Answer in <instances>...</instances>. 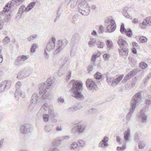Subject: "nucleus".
Segmentation results:
<instances>
[{
	"label": "nucleus",
	"instance_id": "nucleus-1",
	"mask_svg": "<svg viewBox=\"0 0 151 151\" xmlns=\"http://www.w3.org/2000/svg\"><path fill=\"white\" fill-rule=\"evenodd\" d=\"M117 42L118 45L120 47V49H119V54L123 55L124 53H125L127 55L129 50L127 47L128 44L127 42L121 37H119Z\"/></svg>",
	"mask_w": 151,
	"mask_h": 151
},
{
	"label": "nucleus",
	"instance_id": "nucleus-2",
	"mask_svg": "<svg viewBox=\"0 0 151 151\" xmlns=\"http://www.w3.org/2000/svg\"><path fill=\"white\" fill-rule=\"evenodd\" d=\"M15 12L14 11H13L12 10H10L9 8L8 9H6V8H4L3 11L1 12V14L3 15L4 14L6 15V16L4 17V19L6 21L8 22L11 19V16L14 14Z\"/></svg>",
	"mask_w": 151,
	"mask_h": 151
},
{
	"label": "nucleus",
	"instance_id": "nucleus-3",
	"mask_svg": "<svg viewBox=\"0 0 151 151\" xmlns=\"http://www.w3.org/2000/svg\"><path fill=\"white\" fill-rule=\"evenodd\" d=\"M105 22L109 23L107 27V30L108 32H112L115 30L116 27V24L114 21L110 18L106 20Z\"/></svg>",
	"mask_w": 151,
	"mask_h": 151
},
{
	"label": "nucleus",
	"instance_id": "nucleus-4",
	"mask_svg": "<svg viewBox=\"0 0 151 151\" xmlns=\"http://www.w3.org/2000/svg\"><path fill=\"white\" fill-rule=\"evenodd\" d=\"M25 0H12L11 3L9 5V4H6L4 8H6V9H10V10L11 8H16L17 6L19 5L22 3Z\"/></svg>",
	"mask_w": 151,
	"mask_h": 151
},
{
	"label": "nucleus",
	"instance_id": "nucleus-5",
	"mask_svg": "<svg viewBox=\"0 0 151 151\" xmlns=\"http://www.w3.org/2000/svg\"><path fill=\"white\" fill-rule=\"evenodd\" d=\"M28 58V55H22L19 56L17 58L14 62L15 65L20 66L24 64V61Z\"/></svg>",
	"mask_w": 151,
	"mask_h": 151
},
{
	"label": "nucleus",
	"instance_id": "nucleus-6",
	"mask_svg": "<svg viewBox=\"0 0 151 151\" xmlns=\"http://www.w3.org/2000/svg\"><path fill=\"white\" fill-rule=\"evenodd\" d=\"M87 126L84 124H78L73 127L72 130L80 133L84 132Z\"/></svg>",
	"mask_w": 151,
	"mask_h": 151
},
{
	"label": "nucleus",
	"instance_id": "nucleus-7",
	"mask_svg": "<svg viewBox=\"0 0 151 151\" xmlns=\"http://www.w3.org/2000/svg\"><path fill=\"white\" fill-rule=\"evenodd\" d=\"M55 41V39L53 37H52V40L49 41L47 45L46 48L48 50H51L54 47Z\"/></svg>",
	"mask_w": 151,
	"mask_h": 151
},
{
	"label": "nucleus",
	"instance_id": "nucleus-8",
	"mask_svg": "<svg viewBox=\"0 0 151 151\" xmlns=\"http://www.w3.org/2000/svg\"><path fill=\"white\" fill-rule=\"evenodd\" d=\"M28 76L27 71L24 70L20 71L17 74V78L19 79H22L27 77Z\"/></svg>",
	"mask_w": 151,
	"mask_h": 151
},
{
	"label": "nucleus",
	"instance_id": "nucleus-9",
	"mask_svg": "<svg viewBox=\"0 0 151 151\" xmlns=\"http://www.w3.org/2000/svg\"><path fill=\"white\" fill-rule=\"evenodd\" d=\"M28 12V5L26 7H25L24 5H22L21 6L19 10L18 14H20L21 16L24 14V13Z\"/></svg>",
	"mask_w": 151,
	"mask_h": 151
},
{
	"label": "nucleus",
	"instance_id": "nucleus-10",
	"mask_svg": "<svg viewBox=\"0 0 151 151\" xmlns=\"http://www.w3.org/2000/svg\"><path fill=\"white\" fill-rule=\"evenodd\" d=\"M108 140V138L106 137H105L103 139L99 144V147L104 148L107 146L108 145L107 142Z\"/></svg>",
	"mask_w": 151,
	"mask_h": 151
},
{
	"label": "nucleus",
	"instance_id": "nucleus-11",
	"mask_svg": "<svg viewBox=\"0 0 151 151\" xmlns=\"http://www.w3.org/2000/svg\"><path fill=\"white\" fill-rule=\"evenodd\" d=\"M27 124H26L21 126L20 131L22 134H26L27 133L28 129L27 126Z\"/></svg>",
	"mask_w": 151,
	"mask_h": 151
},
{
	"label": "nucleus",
	"instance_id": "nucleus-12",
	"mask_svg": "<svg viewBox=\"0 0 151 151\" xmlns=\"http://www.w3.org/2000/svg\"><path fill=\"white\" fill-rule=\"evenodd\" d=\"M86 83L87 86L90 89H92L93 88L96 86L94 82L91 79H88L86 81Z\"/></svg>",
	"mask_w": 151,
	"mask_h": 151
},
{
	"label": "nucleus",
	"instance_id": "nucleus-13",
	"mask_svg": "<svg viewBox=\"0 0 151 151\" xmlns=\"http://www.w3.org/2000/svg\"><path fill=\"white\" fill-rule=\"evenodd\" d=\"M73 87L74 91L79 90L82 87V84L76 81L73 83Z\"/></svg>",
	"mask_w": 151,
	"mask_h": 151
},
{
	"label": "nucleus",
	"instance_id": "nucleus-14",
	"mask_svg": "<svg viewBox=\"0 0 151 151\" xmlns=\"http://www.w3.org/2000/svg\"><path fill=\"white\" fill-rule=\"evenodd\" d=\"M19 95H20L22 98H24L25 96V93L24 92L21 91L18 89H17L15 91V96L16 97L17 96Z\"/></svg>",
	"mask_w": 151,
	"mask_h": 151
},
{
	"label": "nucleus",
	"instance_id": "nucleus-15",
	"mask_svg": "<svg viewBox=\"0 0 151 151\" xmlns=\"http://www.w3.org/2000/svg\"><path fill=\"white\" fill-rule=\"evenodd\" d=\"M3 85L5 89H8L10 87L11 85V82L10 80H6L4 82H3Z\"/></svg>",
	"mask_w": 151,
	"mask_h": 151
},
{
	"label": "nucleus",
	"instance_id": "nucleus-16",
	"mask_svg": "<svg viewBox=\"0 0 151 151\" xmlns=\"http://www.w3.org/2000/svg\"><path fill=\"white\" fill-rule=\"evenodd\" d=\"M73 93L74 95V97L76 98H81L83 97V95L79 90L74 91Z\"/></svg>",
	"mask_w": 151,
	"mask_h": 151
},
{
	"label": "nucleus",
	"instance_id": "nucleus-17",
	"mask_svg": "<svg viewBox=\"0 0 151 151\" xmlns=\"http://www.w3.org/2000/svg\"><path fill=\"white\" fill-rule=\"evenodd\" d=\"M150 23H151V20L150 18L147 17L143 20L142 24L144 26H146L149 24Z\"/></svg>",
	"mask_w": 151,
	"mask_h": 151
},
{
	"label": "nucleus",
	"instance_id": "nucleus-18",
	"mask_svg": "<svg viewBox=\"0 0 151 151\" xmlns=\"http://www.w3.org/2000/svg\"><path fill=\"white\" fill-rule=\"evenodd\" d=\"M59 45L62 46V45H66L67 44V41L66 40H59L58 41Z\"/></svg>",
	"mask_w": 151,
	"mask_h": 151
},
{
	"label": "nucleus",
	"instance_id": "nucleus-19",
	"mask_svg": "<svg viewBox=\"0 0 151 151\" xmlns=\"http://www.w3.org/2000/svg\"><path fill=\"white\" fill-rule=\"evenodd\" d=\"M96 43V45L99 48H102L104 45V43L101 41H97Z\"/></svg>",
	"mask_w": 151,
	"mask_h": 151
},
{
	"label": "nucleus",
	"instance_id": "nucleus-20",
	"mask_svg": "<svg viewBox=\"0 0 151 151\" xmlns=\"http://www.w3.org/2000/svg\"><path fill=\"white\" fill-rule=\"evenodd\" d=\"M130 130L128 129L127 131L125 132L124 135V139L126 141L128 140L129 136Z\"/></svg>",
	"mask_w": 151,
	"mask_h": 151
},
{
	"label": "nucleus",
	"instance_id": "nucleus-21",
	"mask_svg": "<svg viewBox=\"0 0 151 151\" xmlns=\"http://www.w3.org/2000/svg\"><path fill=\"white\" fill-rule=\"evenodd\" d=\"M106 44L108 48H111L113 47V43L111 40H107L106 42Z\"/></svg>",
	"mask_w": 151,
	"mask_h": 151
},
{
	"label": "nucleus",
	"instance_id": "nucleus-22",
	"mask_svg": "<svg viewBox=\"0 0 151 151\" xmlns=\"http://www.w3.org/2000/svg\"><path fill=\"white\" fill-rule=\"evenodd\" d=\"M147 66V65L146 63L142 62L140 63L139 67L142 69H144L146 68Z\"/></svg>",
	"mask_w": 151,
	"mask_h": 151
},
{
	"label": "nucleus",
	"instance_id": "nucleus-23",
	"mask_svg": "<svg viewBox=\"0 0 151 151\" xmlns=\"http://www.w3.org/2000/svg\"><path fill=\"white\" fill-rule=\"evenodd\" d=\"M125 33L127 36L128 37H131L132 35L131 30L129 29H127L125 30Z\"/></svg>",
	"mask_w": 151,
	"mask_h": 151
},
{
	"label": "nucleus",
	"instance_id": "nucleus-24",
	"mask_svg": "<svg viewBox=\"0 0 151 151\" xmlns=\"http://www.w3.org/2000/svg\"><path fill=\"white\" fill-rule=\"evenodd\" d=\"M94 77L96 79H99L102 78V76L100 73L97 72L94 75Z\"/></svg>",
	"mask_w": 151,
	"mask_h": 151
},
{
	"label": "nucleus",
	"instance_id": "nucleus-25",
	"mask_svg": "<svg viewBox=\"0 0 151 151\" xmlns=\"http://www.w3.org/2000/svg\"><path fill=\"white\" fill-rule=\"evenodd\" d=\"M139 41L141 43H145L147 41V38L145 37L141 36L139 38Z\"/></svg>",
	"mask_w": 151,
	"mask_h": 151
},
{
	"label": "nucleus",
	"instance_id": "nucleus-26",
	"mask_svg": "<svg viewBox=\"0 0 151 151\" xmlns=\"http://www.w3.org/2000/svg\"><path fill=\"white\" fill-rule=\"evenodd\" d=\"M37 48V45L36 44H33L31 48V51L32 52H34L35 51L36 49Z\"/></svg>",
	"mask_w": 151,
	"mask_h": 151
},
{
	"label": "nucleus",
	"instance_id": "nucleus-27",
	"mask_svg": "<svg viewBox=\"0 0 151 151\" xmlns=\"http://www.w3.org/2000/svg\"><path fill=\"white\" fill-rule=\"evenodd\" d=\"M99 56V54L98 53H95L92 56V60L93 61H95L96 58L98 57Z\"/></svg>",
	"mask_w": 151,
	"mask_h": 151
},
{
	"label": "nucleus",
	"instance_id": "nucleus-28",
	"mask_svg": "<svg viewBox=\"0 0 151 151\" xmlns=\"http://www.w3.org/2000/svg\"><path fill=\"white\" fill-rule=\"evenodd\" d=\"M10 41V38L8 36L6 37L3 40L4 43H5V44L9 43Z\"/></svg>",
	"mask_w": 151,
	"mask_h": 151
},
{
	"label": "nucleus",
	"instance_id": "nucleus-29",
	"mask_svg": "<svg viewBox=\"0 0 151 151\" xmlns=\"http://www.w3.org/2000/svg\"><path fill=\"white\" fill-rule=\"evenodd\" d=\"M3 83H4L2 82L0 84V93L4 91L5 89L4 87V85H3Z\"/></svg>",
	"mask_w": 151,
	"mask_h": 151
},
{
	"label": "nucleus",
	"instance_id": "nucleus-30",
	"mask_svg": "<svg viewBox=\"0 0 151 151\" xmlns=\"http://www.w3.org/2000/svg\"><path fill=\"white\" fill-rule=\"evenodd\" d=\"M78 147V144L76 142H74L71 145V149H75Z\"/></svg>",
	"mask_w": 151,
	"mask_h": 151
},
{
	"label": "nucleus",
	"instance_id": "nucleus-31",
	"mask_svg": "<svg viewBox=\"0 0 151 151\" xmlns=\"http://www.w3.org/2000/svg\"><path fill=\"white\" fill-rule=\"evenodd\" d=\"M49 115L47 114H44L43 116V119L45 122H47L48 120Z\"/></svg>",
	"mask_w": 151,
	"mask_h": 151
},
{
	"label": "nucleus",
	"instance_id": "nucleus-32",
	"mask_svg": "<svg viewBox=\"0 0 151 151\" xmlns=\"http://www.w3.org/2000/svg\"><path fill=\"white\" fill-rule=\"evenodd\" d=\"M125 30H126L125 28L124 24H122L121 25V28H120V31L122 33H123L125 32Z\"/></svg>",
	"mask_w": 151,
	"mask_h": 151
},
{
	"label": "nucleus",
	"instance_id": "nucleus-33",
	"mask_svg": "<svg viewBox=\"0 0 151 151\" xmlns=\"http://www.w3.org/2000/svg\"><path fill=\"white\" fill-rule=\"evenodd\" d=\"M79 143L80 146L81 147H83L85 145V142L82 140H79Z\"/></svg>",
	"mask_w": 151,
	"mask_h": 151
},
{
	"label": "nucleus",
	"instance_id": "nucleus-34",
	"mask_svg": "<svg viewBox=\"0 0 151 151\" xmlns=\"http://www.w3.org/2000/svg\"><path fill=\"white\" fill-rule=\"evenodd\" d=\"M35 2H33L30 3L29 4V10L31 9L35 4Z\"/></svg>",
	"mask_w": 151,
	"mask_h": 151
},
{
	"label": "nucleus",
	"instance_id": "nucleus-35",
	"mask_svg": "<svg viewBox=\"0 0 151 151\" xmlns=\"http://www.w3.org/2000/svg\"><path fill=\"white\" fill-rule=\"evenodd\" d=\"M125 146H123L121 147H117L116 149L117 150L119 151H121L124 150L125 149Z\"/></svg>",
	"mask_w": 151,
	"mask_h": 151
},
{
	"label": "nucleus",
	"instance_id": "nucleus-36",
	"mask_svg": "<svg viewBox=\"0 0 151 151\" xmlns=\"http://www.w3.org/2000/svg\"><path fill=\"white\" fill-rule=\"evenodd\" d=\"M103 57L105 60H107L109 58V55L107 54H105L103 55Z\"/></svg>",
	"mask_w": 151,
	"mask_h": 151
},
{
	"label": "nucleus",
	"instance_id": "nucleus-37",
	"mask_svg": "<svg viewBox=\"0 0 151 151\" xmlns=\"http://www.w3.org/2000/svg\"><path fill=\"white\" fill-rule=\"evenodd\" d=\"M123 77V76L122 75L120 76L115 80V82H116L122 80Z\"/></svg>",
	"mask_w": 151,
	"mask_h": 151
},
{
	"label": "nucleus",
	"instance_id": "nucleus-38",
	"mask_svg": "<svg viewBox=\"0 0 151 151\" xmlns=\"http://www.w3.org/2000/svg\"><path fill=\"white\" fill-rule=\"evenodd\" d=\"M21 83L19 81L16 84L15 86L17 88H19L21 86Z\"/></svg>",
	"mask_w": 151,
	"mask_h": 151
},
{
	"label": "nucleus",
	"instance_id": "nucleus-39",
	"mask_svg": "<svg viewBox=\"0 0 151 151\" xmlns=\"http://www.w3.org/2000/svg\"><path fill=\"white\" fill-rule=\"evenodd\" d=\"M131 51L134 54L137 53V51L136 49L134 47H132L131 49Z\"/></svg>",
	"mask_w": 151,
	"mask_h": 151
},
{
	"label": "nucleus",
	"instance_id": "nucleus-40",
	"mask_svg": "<svg viewBox=\"0 0 151 151\" xmlns=\"http://www.w3.org/2000/svg\"><path fill=\"white\" fill-rule=\"evenodd\" d=\"M4 25V22L1 21H0V30L3 28Z\"/></svg>",
	"mask_w": 151,
	"mask_h": 151
},
{
	"label": "nucleus",
	"instance_id": "nucleus-41",
	"mask_svg": "<svg viewBox=\"0 0 151 151\" xmlns=\"http://www.w3.org/2000/svg\"><path fill=\"white\" fill-rule=\"evenodd\" d=\"M144 146L145 145L144 144L142 143H139V148L140 149H142L144 147Z\"/></svg>",
	"mask_w": 151,
	"mask_h": 151
},
{
	"label": "nucleus",
	"instance_id": "nucleus-42",
	"mask_svg": "<svg viewBox=\"0 0 151 151\" xmlns=\"http://www.w3.org/2000/svg\"><path fill=\"white\" fill-rule=\"evenodd\" d=\"M132 46L134 47H137V43L135 42H132Z\"/></svg>",
	"mask_w": 151,
	"mask_h": 151
},
{
	"label": "nucleus",
	"instance_id": "nucleus-43",
	"mask_svg": "<svg viewBox=\"0 0 151 151\" xmlns=\"http://www.w3.org/2000/svg\"><path fill=\"white\" fill-rule=\"evenodd\" d=\"M141 93L140 92H138L135 95V97L136 98H138L140 95Z\"/></svg>",
	"mask_w": 151,
	"mask_h": 151
},
{
	"label": "nucleus",
	"instance_id": "nucleus-44",
	"mask_svg": "<svg viewBox=\"0 0 151 151\" xmlns=\"http://www.w3.org/2000/svg\"><path fill=\"white\" fill-rule=\"evenodd\" d=\"M3 142L4 139H2L0 141V148L2 147Z\"/></svg>",
	"mask_w": 151,
	"mask_h": 151
},
{
	"label": "nucleus",
	"instance_id": "nucleus-45",
	"mask_svg": "<svg viewBox=\"0 0 151 151\" xmlns=\"http://www.w3.org/2000/svg\"><path fill=\"white\" fill-rule=\"evenodd\" d=\"M133 72H131V73L129 74H128V76L129 77L130 76V77H132V76H134V74H132V73H133Z\"/></svg>",
	"mask_w": 151,
	"mask_h": 151
},
{
	"label": "nucleus",
	"instance_id": "nucleus-46",
	"mask_svg": "<svg viewBox=\"0 0 151 151\" xmlns=\"http://www.w3.org/2000/svg\"><path fill=\"white\" fill-rule=\"evenodd\" d=\"M3 56L2 54H0V63H1L3 61Z\"/></svg>",
	"mask_w": 151,
	"mask_h": 151
},
{
	"label": "nucleus",
	"instance_id": "nucleus-47",
	"mask_svg": "<svg viewBox=\"0 0 151 151\" xmlns=\"http://www.w3.org/2000/svg\"><path fill=\"white\" fill-rule=\"evenodd\" d=\"M95 42H94L93 41H91L89 42L88 44L90 45H93Z\"/></svg>",
	"mask_w": 151,
	"mask_h": 151
},
{
	"label": "nucleus",
	"instance_id": "nucleus-48",
	"mask_svg": "<svg viewBox=\"0 0 151 151\" xmlns=\"http://www.w3.org/2000/svg\"><path fill=\"white\" fill-rule=\"evenodd\" d=\"M104 27L102 26H100L99 27V29L101 32L103 29Z\"/></svg>",
	"mask_w": 151,
	"mask_h": 151
},
{
	"label": "nucleus",
	"instance_id": "nucleus-49",
	"mask_svg": "<svg viewBox=\"0 0 151 151\" xmlns=\"http://www.w3.org/2000/svg\"><path fill=\"white\" fill-rule=\"evenodd\" d=\"M36 37V36H31L30 37V38L31 40H33L35 39Z\"/></svg>",
	"mask_w": 151,
	"mask_h": 151
},
{
	"label": "nucleus",
	"instance_id": "nucleus-50",
	"mask_svg": "<svg viewBox=\"0 0 151 151\" xmlns=\"http://www.w3.org/2000/svg\"><path fill=\"white\" fill-rule=\"evenodd\" d=\"M116 139L117 141L119 142H120V137L119 136H117L116 137Z\"/></svg>",
	"mask_w": 151,
	"mask_h": 151
},
{
	"label": "nucleus",
	"instance_id": "nucleus-51",
	"mask_svg": "<svg viewBox=\"0 0 151 151\" xmlns=\"http://www.w3.org/2000/svg\"><path fill=\"white\" fill-rule=\"evenodd\" d=\"M145 103L146 104H149L150 103V100L147 99L146 100Z\"/></svg>",
	"mask_w": 151,
	"mask_h": 151
},
{
	"label": "nucleus",
	"instance_id": "nucleus-52",
	"mask_svg": "<svg viewBox=\"0 0 151 151\" xmlns=\"http://www.w3.org/2000/svg\"><path fill=\"white\" fill-rule=\"evenodd\" d=\"M93 69L92 67L91 66H90L88 67V70L89 71H91Z\"/></svg>",
	"mask_w": 151,
	"mask_h": 151
},
{
	"label": "nucleus",
	"instance_id": "nucleus-53",
	"mask_svg": "<svg viewBox=\"0 0 151 151\" xmlns=\"http://www.w3.org/2000/svg\"><path fill=\"white\" fill-rule=\"evenodd\" d=\"M133 22L134 23H137L138 22V19H134L133 20Z\"/></svg>",
	"mask_w": 151,
	"mask_h": 151
},
{
	"label": "nucleus",
	"instance_id": "nucleus-54",
	"mask_svg": "<svg viewBox=\"0 0 151 151\" xmlns=\"http://www.w3.org/2000/svg\"><path fill=\"white\" fill-rule=\"evenodd\" d=\"M144 117H142V116H143L141 115V117H142V119H143V120H146V116H145V115H144Z\"/></svg>",
	"mask_w": 151,
	"mask_h": 151
},
{
	"label": "nucleus",
	"instance_id": "nucleus-55",
	"mask_svg": "<svg viewBox=\"0 0 151 151\" xmlns=\"http://www.w3.org/2000/svg\"><path fill=\"white\" fill-rule=\"evenodd\" d=\"M20 15V14H18V13H17V14L16 18H17L18 19L19 18H20V16H19Z\"/></svg>",
	"mask_w": 151,
	"mask_h": 151
},
{
	"label": "nucleus",
	"instance_id": "nucleus-56",
	"mask_svg": "<svg viewBox=\"0 0 151 151\" xmlns=\"http://www.w3.org/2000/svg\"><path fill=\"white\" fill-rule=\"evenodd\" d=\"M58 99L61 102H63L64 101V100L63 99H61V98H59Z\"/></svg>",
	"mask_w": 151,
	"mask_h": 151
},
{
	"label": "nucleus",
	"instance_id": "nucleus-57",
	"mask_svg": "<svg viewBox=\"0 0 151 151\" xmlns=\"http://www.w3.org/2000/svg\"><path fill=\"white\" fill-rule=\"evenodd\" d=\"M91 34L93 35H95L96 34V32L95 31L93 30Z\"/></svg>",
	"mask_w": 151,
	"mask_h": 151
},
{
	"label": "nucleus",
	"instance_id": "nucleus-58",
	"mask_svg": "<svg viewBox=\"0 0 151 151\" xmlns=\"http://www.w3.org/2000/svg\"><path fill=\"white\" fill-rule=\"evenodd\" d=\"M61 128H59L58 127L56 129V130L57 131H60L61 130Z\"/></svg>",
	"mask_w": 151,
	"mask_h": 151
},
{
	"label": "nucleus",
	"instance_id": "nucleus-59",
	"mask_svg": "<svg viewBox=\"0 0 151 151\" xmlns=\"http://www.w3.org/2000/svg\"><path fill=\"white\" fill-rule=\"evenodd\" d=\"M135 106H136V104H132L131 106L132 107V108H133L134 107H135Z\"/></svg>",
	"mask_w": 151,
	"mask_h": 151
},
{
	"label": "nucleus",
	"instance_id": "nucleus-60",
	"mask_svg": "<svg viewBox=\"0 0 151 151\" xmlns=\"http://www.w3.org/2000/svg\"><path fill=\"white\" fill-rule=\"evenodd\" d=\"M2 50V47L1 46H0V54H1V52Z\"/></svg>",
	"mask_w": 151,
	"mask_h": 151
},
{
	"label": "nucleus",
	"instance_id": "nucleus-61",
	"mask_svg": "<svg viewBox=\"0 0 151 151\" xmlns=\"http://www.w3.org/2000/svg\"><path fill=\"white\" fill-rule=\"evenodd\" d=\"M16 42V40L15 39H13L12 41V43H14Z\"/></svg>",
	"mask_w": 151,
	"mask_h": 151
},
{
	"label": "nucleus",
	"instance_id": "nucleus-62",
	"mask_svg": "<svg viewBox=\"0 0 151 151\" xmlns=\"http://www.w3.org/2000/svg\"><path fill=\"white\" fill-rule=\"evenodd\" d=\"M2 118V117L0 115V121L1 120Z\"/></svg>",
	"mask_w": 151,
	"mask_h": 151
},
{
	"label": "nucleus",
	"instance_id": "nucleus-63",
	"mask_svg": "<svg viewBox=\"0 0 151 151\" xmlns=\"http://www.w3.org/2000/svg\"><path fill=\"white\" fill-rule=\"evenodd\" d=\"M27 151L26 150H21L20 151Z\"/></svg>",
	"mask_w": 151,
	"mask_h": 151
},
{
	"label": "nucleus",
	"instance_id": "nucleus-64",
	"mask_svg": "<svg viewBox=\"0 0 151 151\" xmlns=\"http://www.w3.org/2000/svg\"><path fill=\"white\" fill-rule=\"evenodd\" d=\"M48 151H55V150H49Z\"/></svg>",
	"mask_w": 151,
	"mask_h": 151
}]
</instances>
